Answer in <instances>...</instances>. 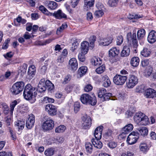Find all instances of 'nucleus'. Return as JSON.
Wrapping results in <instances>:
<instances>
[{"mask_svg": "<svg viewBox=\"0 0 156 156\" xmlns=\"http://www.w3.org/2000/svg\"><path fill=\"white\" fill-rule=\"evenodd\" d=\"M46 87H48V90L51 91L54 89V85L50 81L48 80H45V78L41 79L39 83L37 90L40 93L44 92L46 89Z\"/></svg>", "mask_w": 156, "mask_h": 156, "instance_id": "1", "label": "nucleus"}, {"mask_svg": "<svg viewBox=\"0 0 156 156\" xmlns=\"http://www.w3.org/2000/svg\"><path fill=\"white\" fill-rule=\"evenodd\" d=\"M80 100L83 104L90 105L93 106L95 105L97 101L96 98L95 96L91 97L87 94H84L81 95Z\"/></svg>", "mask_w": 156, "mask_h": 156, "instance_id": "2", "label": "nucleus"}, {"mask_svg": "<svg viewBox=\"0 0 156 156\" xmlns=\"http://www.w3.org/2000/svg\"><path fill=\"white\" fill-rule=\"evenodd\" d=\"M24 86V83L22 81L17 82L15 83L10 89L12 93L14 95H17L23 90Z\"/></svg>", "mask_w": 156, "mask_h": 156, "instance_id": "3", "label": "nucleus"}, {"mask_svg": "<svg viewBox=\"0 0 156 156\" xmlns=\"http://www.w3.org/2000/svg\"><path fill=\"white\" fill-rule=\"evenodd\" d=\"M35 88L32 87L30 84H27L25 87L23 91V94L24 98L26 100L31 99L33 96V93H35Z\"/></svg>", "mask_w": 156, "mask_h": 156, "instance_id": "4", "label": "nucleus"}, {"mask_svg": "<svg viewBox=\"0 0 156 156\" xmlns=\"http://www.w3.org/2000/svg\"><path fill=\"white\" fill-rule=\"evenodd\" d=\"M127 77L126 76L116 74L113 78V82L117 85H122L127 80Z\"/></svg>", "mask_w": 156, "mask_h": 156, "instance_id": "5", "label": "nucleus"}, {"mask_svg": "<svg viewBox=\"0 0 156 156\" xmlns=\"http://www.w3.org/2000/svg\"><path fill=\"white\" fill-rule=\"evenodd\" d=\"M139 138V134L137 132H132L128 136L126 141L129 145L135 144Z\"/></svg>", "mask_w": 156, "mask_h": 156, "instance_id": "6", "label": "nucleus"}, {"mask_svg": "<svg viewBox=\"0 0 156 156\" xmlns=\"http://www.w3.org/2000/svg\"><path fill=\"white\" fill-rule=\"evenodd\" d=\"M138 82V79L137 76L133 75H130L126 82L127 86L129 88H133L137 84Z\"/></svg>", "mask_w": 156, "mask_h": 156, "instance_id": "7", "label": "nucleus"}, {"mask_svg": "<svg viewBox=\"0 0 156 156\" xmlns=\"http://www.w3.org/2000/svg\"><path fill=\"white\" fill-rule=\"evenodd\" d=\"M92 122L91 118L89 116L85 115L82 118V126L84 129H89L91 126Z\"/></svg>", "mask_w": 156, "mask_h": 156, "instance_id": "8", "label": "nucleus"}, {"mask_svg": "<svg viewBox=\"0 0 156 156\" xmlns=\"http://www.w3.org/2000/svg\"><path fill=\"white\" fill-rule=\"evenodd\" d=\"M133 128V125L131 124L126 125L122 129L121 133L120 134L119 136L123 139L125 138L126 136V134L131 131Z\"/></svg>", "mask_w": 156, "mask_h": 156, "instance_id": "9", "label": "nucleus"}, {"mask_svg": "<svg viewBox=\"0 0 156 156\" xmlns=\"http://www.w3.org/2000/svg\"><path fill=\"white\" fill-rule=\"evenodd\" d=\"M54 121L50 118H48L43 124L42 128L44 130H48L53 129L54 126Z\"/></svg>", "mask_w": 156, "mask_h": 156, "instance_id": "10", "label": "nucleus"}, {"mask_svg": "<svg viewBox=\"0 0 156 156\" xmlns=\"http://www.w3.org/2000/svg\"><path fill=\"white\" fill-rule=\"evenodd\" d=\"M34 116L31 114L29 115V117L26 120V126L28 129H30L34 126Z\"/></svg>", "mask_w": 156, "mask_h": 156, "instance_id": "11", "label": "nucleus"}, {"mask_svg": "<svg viewBox=\"0 0 156 156\" xmlns=\"http://www.w3.org/2000/svg\"><path fill=\"white\" fill-rule=\"evenodd\" d=\"M45 110L51 115H55L56 113V108L52 105H47L45 107Z\"/></svg>", "mask_w": 156, "mask_h": 156, "instance_id": "12", "label": "nucleus"}, {"mask_svg": "<svg viewBox=\"0 0 156 156\" xmlns=\"http://www.w3.org/2000/svg\"><path fill=\"white\" fill-rule=\"evenodd\" d=\"M147 40L150 44H153L156 41V32L152 30L149 33Z\"/></svg>", "mask_w": 156, "mask_h": 156, "instance_id": "13", "label": "nucleus"}, {"mask_svg": "<svg viewBox=\"0 0 156 156\" xmlns=\"http://www.w3.org/2000/svg\"><path fill=\"white\" fill-rule=\"evenodd\" d=\"M44 3L48 9L51 10H54L58 7L57 4L53 1H46L44 2Z\"/></svg>", "mask_w": 156, "mask_h": 156, "instance_id": "14", "label": "nucleus"}, {"mask_svg": "<svg viewBox=\"0 0 156 156\" xmlns=\"http://www.w3.org/2000/svg\"><path fill=\"white\" fill-rule=\"evenodd\" d=\"M83 9L86 11L88 10L90 8L93 6L94 0H84Z\"/></svg>", "mask_w": 156, "mask_h": 156, "instance_id": "15", "label": "nucleus"}, {"mask_svg": "<svg viewBox=\"0 0 156 156\" xmlns=\"http://www.w3.org/2000/svg\"><path fill=\"white\" fill-rule=\"evenodd\" d=\"M145 94L147 98H153L156 97V91L152 89L149 88L146 90Z\"/></svg>", "mask_w": 156, "mask_h": 156, "instance_id": "16", "label": "nucleus"}, {"mask_svg": "<svg viewBox=\"0 0 156 156\" xmlns=\"http://www.w3.org/2000/svg\"><path fill=\"white\" fill-rule=\"evenodd\" d=\"M119 50L116 47H114L109 51V55L110 57H115L119 53Z\"/></svg>", "mask_w": 156, "mask_h": 156, "instance_id": "17", "label": "nucleus"}, {"mask_svg": "<svg viewBox=\"0 0 156 156\" xmlns=\"http://www.w3.org/2000/svg\"><path fill=\"white\" fill-rule=\"evenodd\" d=\"M53 16L57 19L66 18L67 16L66 14L63 12L61 10H58L55 12L53 14Z\"/></svg>", "mask_w": 156, "mask_h": 156, "instance_id": "18", "label": "nucleus"}, {"mask_svg": "<svg viewBox=\"0 0 156 156\" xmlns=\"http://www.w3.org/2000/svg\"><path fill=\"white\" fill-rule=\"evenodd\" d=\"M138 132L137 133L139 135L140 134L143 136H147L148 133V129L145 126L139 127L137 129Z\"/></svg>", "mask_w": 156, "mask_h": 156, "instance_id": "19", "label": "nucleus"}, {"mask_svg": "<svg viewBox=\"0 0 156 156\" xmlns=\"http://www.w3.org/2000/svg\"><path fill=\"white\" fill-rule=\"evenodd\" d=\"M69 67L72 70H76L78 67V63L76 58H73L69 61Z\"/></svg>", "mask_w": 156, "mask_h": 156, "instance_id": "20", "label": "nucleus"}, {"mask_svg": "<svg viewBox=\"0 0 156 156\" xmlns=\"http://www.w3.org/2000/svg\"><path fill=\"white\" fill-rule=\"evenodd\" d=\"M130 52V50L129 47L124 46L121 52V56L122 57H126L129 55Z\"/></svg>", "mask_w": 156, "mask_h": 156, "instance_id": "21", "label": "nucleus"}, {"mask_svg": "<svg viewBox=\"0 0 156 156\" xmlns=\"http://www.w3.org/2000/svg\"><path fill=\"white\" fill-rule=\"evenodd\" d=\"M112 39L111 37H108L101 39L99 43V44L103 46H107L112 42Z\"/></svg>", "mask_w": 156, "mask_h": 156, "instance_id": "22", "label": "nucleus"}, {"mask_svg": "<svg viewBox=\"0 0 156 156\" xmlns=\"http://www.w3.org/2000/svg\"><path fill=\"white\" fill-rule=\"evenodd\" d=\"M144 114L141 112H138L136 113L133 117L134 122L138 124L140 123L142 119L144 116Z\"/></svg>", "mask_w": 156, "mask_h": 156, "instance_id": "23", "label": "nucleus"}, {"mask_svg": "<svg viewBox=\"0 0 156 156\" xmlns=\"http://www.w3.org/2000/svg\"><path fill=\"white\" fill-rule=\"evenodd\" d=\"M101 80L102 85L105 87H108L111 84L109 78L106 75H104L102 76Z\"/></svg>", "mask_w": 156, "mask_h": 156, "instance_id": "24", "label": "nucleus"}, {"mask_svg": "<svg viewBox=\"0 0 156 156\" xmlns=\"http://www.w3.org/2000/svg\"><path fill=\"white\" fill-rule=\"evenodd\" d=\"M15 125L17 127L18 130H22L24 128L25 122L23 120H18L15 123Z\"/></svg>", "mask_w": 156, "mask_h": 156, "instance_id": "25", "label": "nucleus"}, {"mask_svg": "<svg viewBox=\"0 0 156 156\" xmlns=\"http://www.w3.org/2000/svg\"><path fill=\"white\" fill-rule=\"evenodd\" d=\"M81 51L88 52L90 48V44L87 41H84L81 43Z\"/></svg>", "mask_w": 156, "mask_h": 156, "instance_id": "26", "label": "nucleus"}, {"mask_svg": "<svg viewBox=\"0 0 156 156\" xmlns=\"http://www.w3.org/2000/svg\"><path fill=\"white\" fill-rule=\"evenodd\" d=\"M91 62L92 65L94 66H98L101 64L102 60L99 58L94 57L92 58Z\"/></svg>", "mask_w": 156, "mask_h": 156, "instance_id": "27", "label": "nucleus"}, {"mask_svg": "<svg viewBox=\"0 0 156 156\" xmlns=\"http://www.w3.org/2000/svg\"><path fill=\"white\" fill-rule=\"evenodd\" d=\"M99 140L92 139L91 142L93 145L95 147L98 149H100L102 146V144Z\"/></svg>", "mask_w": 156, "mask_h": 156, "instance_id": "28", "label": "nucleus"}, {"mask_svg": "<svg viewBox=\"0 0 156 156\" xmlns=\"http://www.w3.org/2000/svg\"><path fill=\"white\" fill-rule=\"evenodd\" d=\"M150 123L149 119L148 118L147 116L144 115V116H143V118L141 119L140 123H139V125L146 126L148 125Z\"/></svg>", "mask_w": 156, "mask_h": 156, "instance_id": "29", "label": "nucleus"}, {"mask_svg": "<svg viewBox=\"0 0 156 156\" xmlns=\"http://www.w3.org/2000/svg\"><path fill=\"white\" fill-rule=\"evenodd\" d=\"M139 147L140 151L143 153L147 152L149 149L147 144L144 142L141 143Z\"/></svg>", "mask_w": 156, "mask_h": 156, "instance_id": "30", "label": "nucleus"}, {"mask_svg": "<svg viewBox=\"0 0 156 156\" xmlns=\"http://www.w3.org/2000/svg\"><path fill=\"white\" fill-rule=\"evenodd\" d=\"M132 45L133 47L134 48H135L134 51L136 52V48H137L138 44V42L137 40L136 39V34L135 33H133L132 34Z\"/></svg>", "mask_w": 156, "mask_h": 156, "instance_id": "31", "label": "nucleus"}, {"mask_svg": "<svg viewBox=\"0 0 156 156\" xmlns=\"http://www.w3.org/2000/svg\"><path fill=\"white\" fill-rule=\"evenodd\" d=\"M139 62V58L138 57H134L131 60L130 64L132 66L135 67L138 65Z\"/></svg>", "mask_w": 156, "mask_h": 156, "instance_id": "32", "label": "nucleus"}, {"mask_svg": "<svg viewBox=\"0 0 156 156\" xmlns=\"http://www.w3.org/2000/svg\"><path fill=\"white\" fill-rule=\"evenodd\" d=\"M55 153V149L52 147L49 148L44 151V154L46 156H52Z\"/></svg>", "mask_w": 156, "mask_h": 156, "instance_id": "33", "label": "nucleus"}, {"mask_svg": "<svg viewBox=\"0 0 156 156\" xmlns=\"http://www.w3.org/2000/svg\"><path fill=\"white\" fill-rule=\"evenodd\" d=\"M27 67V64H23L19 68V73H20L21 75H23L26 72Z\"/></svg>", "mask_w": 156, "mask_h": 156, "instance_id": "34", "label": "nucleus"}, {"mask_svg": "<svg viewBox=\"0 0 156 156\" xmlns=\"http://www.w3.org/2000/svg\"><path fill=\"white\" fill-rule=\"evenodd\" d=\"M87 67L86 66L81 67L78 69V73L80 77L85 75L87 71Z\"/></svg>", "mask_w": 156, "mask_h": 156, "instance_id": "35", "label": "nucleus"}, {"mask_svg": "<svg viewBox=\"0 0 156 156\" xmlns=\"http://www.w3.org/2000/svg\"><path fill=\"white\" fill-rule=\"evenodd\" d=\"M137 37L138 39H142L145 34V31L144 29L139 30L137 32Z\"/></svg>", "mask_w": 156, "mask_h": 156, "instance_id": "36", "label": "nucleus"}, {"mask_svg": "<svg viewBox=\"0 0 156 156\" xmlns=\"http://www.w3.org/2000/svg\"><path fill=\"white\" fill-rule=\"evenodd\" d=\"M106 92V90L105 88H102L99 89L97 92L98 97L102 99Z\"/></svg>", "mask_w": 156, "mask_h": 156, "instance_id": "37", "label": "nucleus"}, {"mask_svg": "<svg viewBox=\"0 0 156 156\" xmlns=\"http://www.w3.org/2000/svg\"><path fill=\"white\" fill-rule=\"evenodd\" d=\"M151 53L150 50L147 48H144L141 51V55L145 57H148L149 56Z\"/></svg>", "mask_w": 156, "mask_h": 156, "instance_id": "38", "label": "nucleus"}, {"mask_svg": "<svg viewBox=\"0 0 156 156\" xmlns=\"http://www.w3.org/2000/svg\"><path fill=\"white\" fill-rule=\"evenodd\" d=\"M85 147L86 152L88 154H91L92 151V146L89 142L86 143L85 144Z\"/></svg>", "mask_w": 156, "mask_h": 156, "instance_id": "39", "label": "nucleus"}, {"mask_svg": "<svg viewBox=\"0 0 156 156\" xmlns=\"http://www.w3.org/2000/svg\"><path fill=\"white\" fill-rule=\"evenodd\" d=\"M87 53V52H86V51H81V52L79 53L78 55V59L80 61L83 62L85 60V55Z\"/></svg>", "mask_w": 156, "mask_h": 156, "instance_id": "40", "label": "nucleus"}, {"mask_svg": "<svg viewBox=\"0 0 156 156\" xmlns=\"http://www.w3.org/2000/svg\"><path fill=\"white\" fill-rule=\"evenodd\" d=\"M66 129L65 126L63 125H61L57 127L55 129V132L57 133H62L64 132Z\"/></svg>", "mask_w": 156, "mask_h": 156, "instance_id": "41", "label": "nucleus"}, {"mask_svg": "<svg viewBox=\"0 0 156 156\" xmlns=\"http://www.w3.org/2000/svg\"><path fill=\"white\" fill-rule=\"evenodd\" d=\"M96 38L95 36H91L89 39V44L90 49H92L94 47V43L96 41Z\"/></svg>", "mask_w": 156, "mask_h": 156, "instance_id": "42", "label": "nucleus"}, {"mask_svg": "<svg viewBox=\"0 0 156 156\" xmlns=\"http://www.w3.org/2000/svg\"><path fill=\"white\" fill-rule=\"evenodd\" d=\"M113 97H112V94L111 93H107L102 98L104 100H108L109 99L114 100V99H113Z\"/></svg>", "mask_w": 156, "mask_h": 156, "instance_id": "43", "label": "nucleus"}, {"mask_svg": "<svg viewBox=\"0 0 156 156\" xmlns=\"http://www.w3.org/2000/svg\"><path fill=\"white\" fill-rule=\"evenodd\" d=\"M118 2V0H108V4L111 7H115L117 4Z\"/></svg>", "mask_w": 156, "mask_h": 156, "instance_id": "44", "label": "nucleus"}, {"mask_svg": "<svg viewBox=\"0 0 156 156\" xmlns=\"http://www.w3.org/2000/svg\"><path fill=\"white\" fill-rule=\"evenodd\" d=\"M36 70L35 66L34 65H32L29 67L28 72L29 74L34 75L35 73Z\"/></svg>", "mask_w": 156, "mask_h": 156, "instance_id": "45", "label": "nucleus"}, {"mask_svg": "<svg viewBox=\"0 0 156 156\" xmlns=\"http://www.w3.org/2000/svg\"><path fill=\"white\" fill-rule=\"evenodd\" d=\"M67 27L66 23H64L62 26L57 29V34H59L63 30Z\"/></svg>", "mask_w": 156, "mask_h": 156, "instance_id": "46", "label": "nucleus"}, {"mask_svg": "<svg viewBox=\"0 0 156 156\" xmlns=\"http://www.w3.org/2000/svg\"><path fill=\"white\" fill-rule=\"evenodd\" d=\"M105 66L104 65H102L97 68L96 69V73L98 74H101L103 73L105 70Z\"/></svg>", "mask_w": 156, "mask_h": 156, "instance_id": "47", "label": "nucleus"}, {"mask_svg": "<svg viewBox=\"0 0 156 156\" xmlns=\"http://www.w3.org/2000/svg\"><path fill=\"white\" fill-rule=\"evenodd\" d=\"M104 14L103 10H98L94 12L95 16L98 18L101 17Z\"/></svg>", "mask_w": 156, "mask_h": 156, "instance_id": "48", "label": "nucleus"}, {"mask_svg": "<svg viewBox=\"0 0 156 156\" xmlns=\"http://www.w3.org/2000/svg\"><path fill=\"white\" fill-rule=\"evenodd\" d=\"M17 101H16L15 100L13 101L12 102L10 105V112H11V114H12L13 112V111L14 109V108L15 107V106H16V105L17 104Z\"/></svg>", "mask_w": 156, "mask_h": 156, "instance_id": "49", "label": "nucleus"}, {"mask_svg": "<svg viewBox=\"0 0 156 156\" xmlns=\"http://www.w3.org/2000/svg\"><path fill=\"white\" fill-rule=\"evenodd\" d=\"M53 140L55 143H62L64 141V138L62 136L54 138Z\"/></svg>", "mask_w": 156, "mask_h": 156, "instance_id": "50", "label": "nucleus"}, {"mask_svg": "<svg viewBox=\"0 0 156 156\" xmlns=\"http://www.w3.org/2000/svg\"><path fill=\"white\" fill-rule=\"evenodd\" d=\"M123 38L122 36L120 35L118 36L116 40L117 44L118 45H120L123 42Z\"/></svg>", "mask_w": 156, "mask_h": 156, "instance_id": "51", "label": "nucleus"}, {"mask_svg": "<svg viewBox=\"0 0 156 156\" xmlns=\"http://www.w3.org/2000/svg\"><path fill=\"white\" fill-rule=\"evenodd\" d=\"M73 87V84L68 85L66 87L65 90L67 93H69L72 91Z\"/></svg>", "mask_w": 156, "mask_h": 156, "instance_id": "52", "label": "nucleus"}, {"mask_svg": "<svg viewBox=\"0 0 156 156\" xmlns=\"http://www.w3.org/2000/svg\"><path fill=\"white\" fill-rule=\"evenodd\" d=\"M79 46V44L77 42H74L72 45L71 48V50L73 52L78 48Z\"/></svg>", "mask_w": 156, "mask_h": 156, "instance_id": "53", "label": "nucleus"}, {"mask_svg": "<svg viewBox=\"0 0 156 156\" xmlns=\"http://www.w3.org/2000/svg\"><path fill=\"white\" fill-rule=\"evenodd\" d=\"M44 101L46 103H53L54 102L55 100L54 99L47 97H44Z\"/></svg>", "mask_w": 156, "mask_h": 156, "instance_id": "54", "label": "nucleus"}, {"mask_svg": "<svg viewBox=\"0 0 156 156\" xmlns=\"http://www.w3.org/2000/svg\"><path fill=\"white\" fill-rule=\"evenodd\" d=\"M71 78L70 75H67L64 78L62 82L63 84H66L69 81Z\"/></svg>", "mask_w": 156, "mask_h": 156, "instance_id": "55", "label": "nucleus"}, {"mask_svg": "<svg viewBox=\"0 0 156 156\" xmlns=\"http://www.w3.org/2000/svg\"><path fill=\"white\" fill-rule=\"evenodd\" d=\"M28 107L25 106L24 105H22L20 107V112H25L28 111Z\"/></svg>", "mask_w": 156, "mask_h": 156, "instance_id": "56", "label": "nucleus"}, {"mask_svg": "<svg viewBox=\"0 0 156 156\" xmlns=\"http://www.w3.org/2000/svg\"><path fill=\"white\" fill-rule=\"evenodd\" d=\"M47 68V67L46 65H44L42 66L39 71L40 73L41 74H44L46 71Z\"/></svg>", "mask_w": 156, "mask_h": 156, "instance_id": "57", "label": "nucleus"}, {"mask_svg": "<svg viewBox=\"0 0 156 156\" xmlns=\"http://www.w3.org/2000/svg\"><path fill=\"white\" fill-rule=\"evenodd\" d=\"M80 107V103L79 102H76L74 104V110L75 112H77L79 110Z\"/></svg>", "mask_w": 156, "mask_h": 156, "instance_id": "58", "label": "nucleus"}, {"mask_svg": "<svg viewBox=\"0 0 156 156\" xmlns=\"http://www.w3.org/2000/svg\"><path fill=\"white\" fill-rule=\"evenodd\" d=\"M80 0H72L71 5L73 8H75L78 5Z\"/></svg>", "mask_w": 156, "mask_h": 156, "instance_id": "59", "label": "nucleus"}, {"mask_svg": "<svg viewBox=\"0 0 156 156\" xmlns=\"http://www.w3.org/2000/svg\"><path fill=\"white\" fill-rule=\"evenodd\" d=\"M92 89V87L90 84H88L84 87V90L86 92L91 91Z\"/></svg>", "mask_w": 156, "mask_h": 156, "instance_id": "60", "label": "nucleus"}, {"mask_svg": "<svg viewBox=\"0 0 156 156\" xmlns=\"http://www.w3.org/2000/svg\"><path fill=\"white\" fill-rule=\"evenodd\" d=\"M0 108L2 110L4 109H8L9 107L7 104L5 103H1L0 104Z\"/></svg>", "mask_w": 156, "mask_h": 156, "instance_id": "61", "label": "nucleus"}, {"mask_svg": "<svg viewBox=\"0 0 156 156\" xmlns=\"http://www.w3.org/2000/svg\"><path fill=\"white\" fill-rule=\"evenodd\" d=\"M128 18L130 19H136L140 18V16L137 15L135 14H129L128 16Z\"/></svg>", "mask_w": 156, "mask_h": 156, "instance_id": "62", "label": "nucleus"}, {"mask_svg": "<svg viewBox=\"0 0 156 156\" xmlns=\"http://www.w3.org/2000/svg\"><path fill=\"white\" fill-rule=\"evenodd\" d=\"M149 60L147 59L144 60L141 62L142 66L143 67L147 66L149 64Z\"/></svg>", "mask_w": 156, "mask_h": 156, "instance_id": "63", "label": "nucleus"}, {"mask_svg": "<svg viewBox=\"0 0 156 156\" xmlns=\"http://www.w3.org/2000/svg\"><path fill=\"white\" fill-rule=\"evenodd\" d=\"M108 146L109 147L111 148H113L116 147V144L113 141H111L108 144Z\"/></svg>", "mask_w": 156, "mask_h": 156, "instance_id": "64", "label": "nucleus"}]
</instances>
